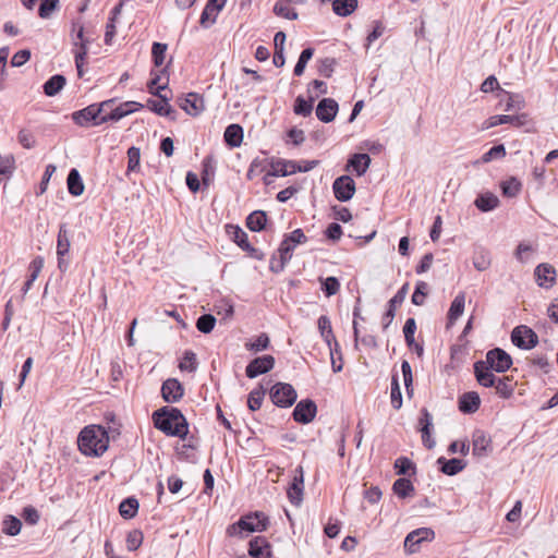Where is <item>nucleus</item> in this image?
<instances>
[{"instance_id": "nucleus-27", "label": "nucleus", "mask_w": 558, "mask_h": 558, "mask_svg": "<svg viewBox=\"0 0 558 558\" xmlns=\"http://www.w3.org/2000/svg\"><path fill=\"white\" fill-rule=\"evenodd\" d=\"M481 398L477 392L469 391L463 393L459 399V409L463 413H474L478 410Z\"/></svg>"}, {"instance_id": "nucleus-49", "label": "nucleus", "mask_w": 558, "mask_h": 558, "mask_svg": "<svg viewBox=\"0 0 558 558\" xmlns=\"http://www.w3.org/2000/svg\"><path fill=\"white\" fill-rule=\"evenodd\" d=\"M322 282V289L326 296H332L340 290V282L336 277H327L326 279H319Z\"/></svg>"}, {"instance_id": "nucleus-24", "label": "nucleus", "mask_w": 558, "mask_h": 558, "mask_svg": "<svg viewBox=\"0 0 558 558\" xmlns=\"http://www.w3.org/2000/svg\"><path fill=\"white\" fill-rule=\"evenodd\" d=\"M226 231L230 239L239 245L243 251L254 252V247L250 244L247 233L239 226L228 225Z\"/></svg>"}, {"instance_id": "nucleus-37", "label": "nucleus", "mask_w": 558, "mask_h": 558, "mask_svg": "<svg viewBox=\"0 0 558 558\" xmlns=\"http://www.w3.org/2000/svg\"><path fill=\"white\" fill-rule=\"evenodd\" d=\"M357 8V0H335L332 11L339 16H348Z\"/></svg>"}, {"instance_id": "nucleus-8", "label": "nucleus", "mask_w": 558, "mask_h": 558, "mask_svg": "<svg viewBox=\"0 0 558 558\" xmlns=\"http://www.w3.org/2000/svg\"><path fill=\"white\" fill-rule=\"evenodd\" d=\"M70 250V236L66 229V225L62 223L59 227L58 239H57V255H58V268L64 272L69 267V258H65Z\"/></svg>"}, {"instance_id": "nucleus-43", "label": "nucleus", "mask_w": 558, "mask_h": 558, "mask_svg": "<svg viewBox=\"0 0 558 558\" xmlns=\"http://www.w3.org/2000/svg\"><path fill=\"white\" fill-rule=\"evenodd\" d=\"M494 387L498 396L504 399L510 398L514 391V386L509 377L498 378Z\"/></svg>"}, {"instance_id": "nucleus-6", "label": "nucleus", "mask_w": 558, "mask_h": 558, "mask_svg": "<svg viewBox=\"0 0 558 558\" xmlns=\"http://www.w3.org/2000/svg\"><path fill=\"white\" fill-rule=\"evenodd\" d=\"M296 391L290 384L277 383L270 390L272 402L281 408L291 407L296 400Z\"/></svg>"}, {"instance_id": "nucleus-53", "label": "nucleus", "mask_w": 558, "mask_h": 558, "mask_svg": "<svg viewBox=\"0 0 558 558\" xmlns=\"http://www.w3.org/2000/svg\"><path fill=\"white\" fill-rule=\"evenodd\" d=\"M265 391L260 389H254L250 392L247 399V407L251 411H256L262 407Z\"/></svg>"}, {"instance_id": "nucleus-47", "label": "nucleus", "mask_w": 558, "mask_h": 558, "mask_svg": "<svg viewBox=\"0 0 558 558\" xmlns=\"http://www.w3.org/2000/svg\"><path fill=\"white\" fill-rule=\"evenodd\" d=\"M506 156V148L502 144L492 147L486 151L478 162L488 163L493 160L502 159Z\"/></svg>"}, {"instance_id": "nucleus-41", "label": "nucleus", "mask_w": 558, "mask_h": 558, "mask_svg": "<svg viewBox=\"0 0 558 558\" xmlns=\"http://www.w3.org/2000/svg\"><path fill=\"white\" fill-rule=\"evenodd\" d=\"M22 522L14 515H5L2 521V532L10 536H15L21 532Z\"/></svg>"}, {"instance_id": "nucleus-48", "label": "nucleus", "mask_w": 558, "mask_h": 558, "mask_svg": "<svg viewBox=\"0 0 558 558\" xmlns=\"http://www.w3.org/2000/svg\"><path fill=\"white\" fill-rule=\"evenodd\" d=\"M269 345V337L266 333H260L254 340L245 343V348L253 352H260L266 350Z\"/></svg>"}, {"instance_id": "nucleus-33", "label": "nucleus", "mask_w": 558, "mask_h": 558, "mask_svg": "<svg viewBox=\"0 0 558 558\" xmlns=\"http://www.w3.org/2000/svg\"><path fill=\"white\" fill-rule=\"evenodd\" d=\"M226 143L231 147H239L243 140V129L239 124H230L223 134Z\"/></svg>"}, {"instance_id": "nucleus-30", "label": "nucleus", "mask_w": 558, "mask_h": 558, "mask_svg": "<svg viewBox=\"0 0 558 558\" xmlns=\"http://www.w3.org/2000/svg\"><path fill=\"white\" fill-rule=\"evenodd\" d=\"M474 205L483 213L492 211L499 206V198L495 194L486 192L476 197Z\"/></svg>"}, {"instance_id": "nucleus-50", "label": "nucleus", "mask_w": 558, "mask_h": 558, "mask_svg": "<svg viewBox=\"0 0 558 558\" xmlns=\"http://www.w3.org/2000/svg\"><path fill=\"white\" fill-rule=\"evenodd\" d=\"M313 54H314L313 48H306L301 52L300 58L294 66V74L296 76H301L304 73L306 64L311 60Z\"/></svg>"}, {"instance_id": "nucleus-22", "label": "nucleus", "mask_w": 558, "mask_h": 558, "mask_svg": "<svg viewBox=\"0 0 558 558\" xmlns=\"http://www.w3.org/2000/svg\"><path fill=\"white\" fill-rule=\"evenodd\" d=\"M161 393L167 402H177L183 396V387L179 380L170 378L162 384Z\"/></svg>"}, {"instance_id": "nucleus-13", "label": "nucleus", "mask_w": 558, "mask_h": 558, "mask_svg": "<svg viewBox=\"0 0 558 558\" xmlns=\"http://www.w3.org/2000/svg\"><path fill=\"white\" fill-rule=\"evenodd\" d=\"M529 116L526 113L521 114H499L493 116L485 120L482 124V130H488L500 124L511 123L517 128H521L527 123Z\"/></svg>"}, {"instance_id": "nucleus-12", "label": "nucleus", "mask_w": 558, "mask_h": 558, "mask_svg": "<svg viewBox=\"0 0 558 558\" xmlns=\"http://www.w3.org/2000/svg\"><path fill=\"white\" fill-rule=\"evenodd\" d=\"M487 365L498 373L508 371L512 365L511 356L504 350L496 348L487 352L486 361Z\"/></svg>"}, {"instance_id": "nucleus-11", "label": "nucleus", "mask_w": 558, "mask_h": 558, "mask_svg": "<svg viewBox=\"0 0 558 558\" xmlns=\"http://www.w3.org/2000/svg\"><path fill=\"white\" fill-rule=\"evenodd\" d=\"M307 240L306 235L301 229H295L288 235L280 244L279 253L282 263H287L298 244L305 243Z\"/></svg>"}, {"instance_id": "nucleus-28", "label": "nucleus", "mask_w": 558, "mask_h": 558, "mask_svg": "<svg viewBox=\"0 0 558 558\" xmlns=\"http://www.w3.org/2000/svg\"><path fill=\"white\" fill-rule=\"evenodd\" d=\"M371 165V157L367 154H354L348 162L347 170L350 168L356 173V175H363Z\"/></svg>"}, {"instance_id": "nucleus-17", "label": "nucleus", "mask_w": 558, "mask_h": 558, "mask_svg": "<svg viewBox=\"0 0 558 558\" xmlns=\"http://www.w3.org/2000/svg\"><path fill=\"white\" fill-rule=\"evenodd\" d=\"M316 412L317 407L314 401L301 400L294 408L293 418L299 423L308 424L315 418Z\"/></svg>"}, {"instance_id": "nucleus-57", "label": "nucleus", "mask_w": 558, "mask_h": 558, "mask_svg": "<svg viewBox=\"0 0 558 558\" xmlns=\"http://www.w3.org/2000/svg\"><path fill=\"white\" fill-rule=\"evenodd\" d=\"M416 331V323L414 318H408L404 327H403V333L404 339L409 348H412V345L415 342L414 333Z\"/></svg>"}, {"instance_id": "nucleus-36", "label": "nucleus", "mask_w": 558, "mask_h": 558, "mask_svg": "<svg viewBox=\"0 0 558 558\" xmlns=\"http://www.w3.org/2000/svg\"><path fill=\"white\" fill-rule=\"evenodd\" d=\"M267 216L265 211L256 210L248 215L246 226L251 231L258 232L265 228Z\"/></svg>"}, {"instance_id": "nucleus-31", "label": "nucleus", "mask_w": 558, "mask_h": 558, "mask_svg": "<svg viewBox=\"0 0 558 558\" xmlns=\"http://www.w3.org/2000/svg\"><path fill=\"white\" fill-rule=\"evenodd\" d=\"M68 191L73 196H80L84 192V183L77 169L72 168L66 178Z\"/></svg>"}, {"instance_id": "nucleus-46", "label": "nucleus", "mask_w": 558, "mask_h": 558, "mask_svg": "<svg viewBox=\"0 0 558 558\" xmlns=\"http://www.w3.org/2000/svg\"><path fill=\"white\" fill-rule=\"evenodd\" d=\"M219 12L220 11L217 8L211 7L210 4L207 3L202 12V15H201V20H199L201 25L205 28L213 25L216 22V17Z\"/></svg>"}, {"instance_id": "nucleus-61", "label": "nucleus", "mask_w": 558, "mask_h": 558, "mask_svg": "<svg viewBox=\"0 0 558 558\" xmlns=\"http://www.w3.org/2000/svg\"><path fill=\"white\" fill-rule=\"evenodd\" d=\"M313 110V99L311 101L305 100L302 97H298L295 100L294 112L300 116H308Z\"/></svg>"}, {"instance_id": "nucleus-63", "label": "nucleus", "mask_w": 558, "mask_h": 558, "mask_svg": "<svg viewBox=\"0 0 558 558\" xmlns=\"http://www.w3.org/2000/svg\"><path fill=\"white\" fill-rule=\"evenodd\" d=\"M58 0H41L38 8V15L41 19H47L51 15L52 11L57 8Z\"/></svg>"}, {"instance_id": "nucleus-38", "label": "nucleus", "mask_w": 558, "mask_h": 558, "mask_svg": "<svg viewBox=\"0 0 558 558\" xmlns=\"http://www.w3.org/2000/svg\"><path fill=\"white\" fill-rule=\"evenodd\" d=\"M438 464H441V471L447 475H456L465 468V463L460 459L446 460L445 458L438 459Z\"/></svg>"}, {"instance_id": "nucleus-15", "label": "nucleus", "mask_w": 558, "mask_h": 558, "mask_svg": "<svg viewBox=\"0 0 558 558\" xmlns=\"http://www.w3.org/2000/svg\"><path fill=\"white\" fill-rule=\"evenodd\" d=\"M332 190L338 201L348 202L355 193V182L349 175H341L335 180Z\"/></svg>"}, {"instance_id": "nucleus-1", "label": "nucleus", "mask_w": 558, "mask_h": 558, "mask_svg": "<svg viewBox=\"0 0 558 558\" xmlns=\"http://www.w3.org/2000/svg\"><path fill=\"white\" fill-rule=\"evenodd\" d=\"M155 427L168 436L185 438L189 427L184 415L178 409L162 408L153 414Z\"/></svg>"}, {"instance_id": "nucleus-29", "label": "nucleus", "mask_w": 558, "mask_h": 558, "mask_svg": "<svg viewBox=\"0 0 558 558\" xmlns=\"http://www.w3.org/2000/svg\"><path fill=\"white\" fill-rule=\"evenodd\" d=\"M66 84V78L62 74H54L49 77L43 85V89L46 96H56Z\"/></svg>"}, {"instance_id": "nucleus-5", "label": "nucleus", "mask_w": 558, "mask_h": 558, "mask_svg": "<svg viewBox=\"0 0 558 558\" xmlns=\"http://www.w3.org/2000/svg\"><path fill=\"white\" fill-rule=\"evenodd\" d=\"M72 39L75 47V65L80 77L83 76V61L88 52V45L92 40L89 36H85L84 27L80 22H74L72 27Z\"/></svg>"}, {"instance_id": "nucleus-60", "label": "nucleus", "mask_w": 558, "mask_h": 558, "mask_svg": "<svg viewBox=\"0 0 558 558\" xmlns=\"http://www.w3.org/2000/svg\"><path fill=\"white\" fill-rule=\"evenodd\" d=\"M274 12L276 15L287 20H295L298 17V13L283 2H277L274 7Z\"/></svg>"}, {"instance_id": "nucleus-32", "label": "nucleus", "mask_w": 558, "mask_h": 558, "mask_svg": "<svg viewBox=\"0 0 558 558\" xmlns=\"http://www.w3.org/2000/svg\"><path fill=\"white\" fill-rule=\"evenodd\" d=\"M143 106L136 101H126L121 104L117 108H114L109 116H107V120L118 121L123 117L138 110Z\"/></svg>"}, {"instance_id": "nucleus-21", "label": "nucleus", "mask_w": 558, "mask_h": 558, "mask_svg": "<svg viewBox=\"0 0 558 558\" xmlns=\"http://www.w3.org/2000/svg\"><path fill=\"white\" fill-rule=\"evenodd\" d=\"M486 362L478 361L474 364V374L477 383L483 387H494L498 378L494 375Z\"/></svg>"}, {"instance_id": "nucleus-51", "label": "nucleus", "mask_w": 558, "mask_h": 558, "mask_svg": "<svg viewBox=\"0 0 558 558\" xmlns=\"http://www.w3.org/2000/svg\"><path fill=\"white\" fill-rule=\"evenodd\" d=\"M534 254V247L525 242H522L518 245L515 250V257L521 263H527L531 260L532 255Z\"/></svg>"}, {"instance_id": "nucleus-62", "label": "nucleus", "mask_w": 558, "mask_h": 558, "mask_svg": "<svg viewBox=\"0 0 558 558\" xmlns=\"http://www.w3.org/2000/svg\"><path fill=\"white\" fill-rule=\"evenodd\" d=\"M179 367L181 371L193 372L196 369V356L193 352H185L183 359L181 360Z\"/></svg>"}, {"instance_id": "nucleus-4", "label": "nucleus", "mask_w": 558, "mask_h": 558, "mask_svg": "<svg viewBox=\"0 0 558 558\" xmlns=\"http://www.w3.org/2000/svg\"><path fill=\"white\" fill-rule=\"evenodd\" d=\"M105 101L92 104L86 108L72 113L73 121L83 128L96 126L105 123V116L101 114Z\"/></svg>"}, {"instance_id": "nucleus-52", "label": "nucleus", "mask_w": 558, "mask_h": 558, "mask_svg": "<svg viewBox=\"0 0 558 558\" xmlns=\"http://www.w3.org/2000/svg\"><path fill=\"white\" fill-rule=\"evenodd\" d=\"M141 151L137 147H131L128 150V173L137 171L140 168Z\"/></svg>"}, {"instance_id": "nucleus-14", "label": "nucleus", "mask_w": 558, "mask_h": 558, "mask_svg": "<svg viewBox=\"0 0 558 558\" xmlns=\"http://www.w3.org/2000/svg\"><path fill=\"white\" fill-rule=\"evenodd\" d=\"M435 537V533L433 530L428 527H421L409 533L404 539V548L410 554L416 553L418 550V545L422 542H430Z\"/></svg>"}, {"instance_id": "nucleus-10", "label": "nucleus", "mask_w": 558, "mask_h": 558, "mask_svg": "<svg viewBox=\"0 0 558 558\" xmlns=\"http://www.w3.org/2000/svg\"><path fill=\"white\" fill-rule=\"evenodd\" d=\"M178 104L191 117H198L206 109L204 97L197 93H189L178 98Z\"/></svg>"}, {"instance_id": "nucleus-16", "label": "nucleus", "mask_w": 558, "mask_h": 558, "mask_svg": "<svg viewBox=\"0 0 558 558\" xmlns=\"http://www.w3.org/2000/svg\"><path fill=\"white\" fill-rule=\"evenodd\" d=\"M274 365L275 359L272 355H263L250 362L245 368V373L248 378H255L272 369Z\"/></svg>"}, {"instance_id": "nucleus-7", "label": "nucleus", "mask_w": 558, "mask_h": 558, "mask_svg": "<svg viewBox=\"0 0 558 558\" xmlns=\"http://www.w3.org/2000/svg\"><path fill=\"white\" fill-rule=\"evenodd\" d=\"M296 161L282 158H271L269 161V170L264 178L266 184H270V177H288L296 173Z\"/></svg>"}, {"instance_id": "nucleus-19", "label": "nucleus", "mask_w": 558, "mask_h": 558, "mask_svg": "<svg viewBox=\"0 0 558 558\" xmlns=\"http://www.w3.org/2000/svg\"><path fill=\"white\" fill-rule=\"evenodd\" d=\"M534 276L541 288L549 289L556 282V270L547 263L539 264L534 270Z\"/></svg>"}, {"instance_id": "nucleus-58", "label": "nucleus", "mask_w": 558, "mask_h": 558, "mask_svg": "<svg viewBox=\"0 0 558 558\" xmlns=\"http://www.w3.org/2000/svg\"><path fill=\"white\" fill-rule=\"evenodd\" d=\"M428 286L424 281H418L416 283L415 291L412 295V302L415 305H423L427 295Z\"/></svg>"}, {"instance_id": "nucleus-59", "label": "nucleus", "mask_w": 558, "mask_h": 558, "mask_svg": "<svg viewBox=\"0 0 558 558\" xmlns=\"http://www.w3.org/2000/svg\"><path fill=\"white\" fill-rule=\"evenodd\" d=\"M390 398L393 409L399 410L402 407V395L396 377H392Z\"/></svg>"}, {"instance_id": "nucleus-25", "label": "nucleus", "mask_w": 558, "mask_h": 558, "mask_svg": "<svg viewBox=\"0 0 558 558\" xmlns=\"http://www.w3.org/2000/svg\"><path fill=\"white\" fill-rule=\"evenodd\" d=\"M472 446L474 456L485 457L490 450L492 440L484 432L476 430L472 437Z\"/></svg>"}, {"instance_id": "nucleus-39", "label": "nucleus", "mask_w": 558, "mask_h": 558, "mask_svg": "<svg viewBox=\"0 0 558 558\" xmlns=\"http://www.w3.org/2000/svg\"><path fill=\"white\" fill-rule=\"evenodd\" d=\"M393 493L400 498H407L414 493V486L410 480L402 477L398 478L392 485Z\"/></svg>"}, {"instance_id": "nucleus-64", "label": "nucleus", "mask_w": 558, "mask_h": 558, "mask_svg": "<svg viewBox=\"0 0 558 558\" xmlns=\"http://www.w3.org/2000/svg\"><path fill=\"white\" fill-rule=\"evenodd\" d=\"M336 60L333 58H325L320 60L318 72L325 77H330L333 73Z\"/></svg>"}, {"instance_id": "nucleus-55", "label": "nucleus", "mask_w": 558, "mask_h": 558, "mask_svg": "<svg viewBox=\"0 0 558 558\" xmlns=\"http://www.w3.org/2000/svg\"><path fill=\"white\" fill-rule=\"evenodd\" d=\"M167 45L161 43H154L151 54L156 66H161L165 62Z\"/></svg>"}, {"instance_id": "nucleus-45", "label": "nucleus", "mask_w": 558, "mask_h": 558, "mask_svg": "<svg viewBox=\"0 0 558 558\" xmlns=\"http://www.w3.org/2000/svg\"><path fill=\"white\" fill-rule=\"evenodd\" d=\"M504 93L508 97L505 107L506 111H520L525 107V100L520 94H512L509 92Z\"/></svg>"}, {"instance_id": "nucleus-20", "label": "nucleus", "mask_w": 558, "mask_h": 558, "mask_svg": "<svg viewBox=\"0 0 558 558\" xmlns=\"http://www.w3.org/2000/svg\"><path fill=\"white\" fill-rule=\"evenodd\" d=\"M338 104L332 98H324L320 100L316 108L317 118L325 123L331 122L338 112Z\"/></svg>"}, {"instance_id": "nucleus-42", "label": "nucleus", "mask_w": 558, "mask_h": 558, "mask_svg": "<svg viewBox=\"0 0 558 558\" xmlns=\"http://www.w3.org/2000/svg\"><path fill=\"white\" fill-rule=\"evenodd\" d=\"M137 510L138 501L133 497L126 498L119 506V512L124 519H132L137 513Z\"/></svg>"}, {"instance_id": "nucleus-3", "label": "nucleus", "mask_w": 558, "mask_h": 558, "mask_svg": "<svg viewBox=\"0 0 558 558\" xmlns=\"http://www.w3.org/2000/svg\"><path fill=\"white\" fill-rule=\"evenodd\" d=\"M268 526V518L263 512H254L242 517L227 530L229 536H241L242 532H263Z\"/></svg>"}, {"instance_id": "nucleus-18", "label": "nucleus", "mask_w": 558, "mask_h": 558, "mask_svg": "<svg viewBox=\"0 0 558 558\" xmlns=\"http://www.w3.org/2000/svg\"><path fill=\"white\" fill-rule=\"evenodd\" d=\"M165 88L166 86H158L156 90H151V94L158 96L159 99H149L147 101V107L158 116L170 117L174 113V110L169 105L168 98L160 94V90Z\"/></svg>"}, {"instance_id": "nucleus-40", "label": "nucleus", "mask_w": 558, "mask_h": 558, "mask_svg": "<svg viewBox=\"0 0 558 558\" xmlns=\"http://www.w3.org/2000/svg\"><path fill=\"white\" fill-rule=\"evenodd\" d=\"M16 169L15 157L12 154L0 155V177L10 179Z\"/></svg>"}, {"instance_id": "nucleus-2", "label": "nucleus", "mask_w": 558, "mask_h": 558, "mask_svg": "<svg viewBox=\"0 0 558 558\" xmlns=\"http://www.w3.org/2000/svg\"><path fill=\"white\" fill-rule=\"evenodd\" d=\"M105 426L88 425L78 434L77 446L80 451L89 457H100L105 453Z\"/></svg>"}, {"instance_id": "nucleus-23", "label": "nucleus", "mask_w": 558, "mask_h": 558, "mask_svg": "<svg viewBox=\"0 0 558 558\" xmlns=\"http://www.w3.org/2000/svg\"><path fill=\"white\" fill-rule=\"evenodd\" d=\"M304 488L303 468L299 466L295 470L293 483L288 489V497L292 504L299 505L302 500Z\"/></svg>"}, {"instance_id": "nucleus-26", "label": "nucleus", "mask_w": 558, "mask_h": 558, "mask_svg": "<svg viewBox=\"0 0 558 558\" xmlns=\"http://www.w3.org/2000/svg\"><path fill=\"white\" fill-rule=\"evenodd\" d=\"M248 554L252 558H270V546L266 538L255 537L250 542Z\"/></svg>"}, {"instance_id": "nucleus-44", "label": "nucleus", "mask_w": 558, "mask_h": 558, "mask_svg": "<svg viewBox=\"0 0 558 558\" xmlns=\"http://www.w3.org/2000/svg\"><path fill=\"white\" fill-rule=\"evenodd\" d=\"M502 194L507 197H515L522 187L521 182L517 178H510L500 184Z\"/></svg>"}, {"instance_id": "nucleus-9", "label": "nucleus", "mask_w": 558, "mask_h": 558, "mask_svg": "<svg viewBox=\"0 0 558 558\" xmlns=\"http://www.w3.org/2000/svg\"><path fill=\"white\" fill-rule=\"evenodd\" d=\"M511 340L518 348L530 350L537 344L538 337L531 328L521 325L512 330Z\"/></svg>"}, {"instance_id": "nucleus-35", "label": "nucleus", "mask_w": 558, "mask_h": 558, "mask_svg": "<svg viewBox=\"0 0 558 558\" xmlns=\"http://www.w3.org/2000/svg\"><path fill=\"white\" fill-rule=\"evenodd\" d=\"M465 306V295L464 293H459L452 301L449 312H448V320L450 324H453L462 314Z\"/></svg>"}, {"instance_id": "nucleus-56", "label": "nucleus", "mask_w": 558, "mask_h": 558, "mask_svg": "<svg viewBox=\"0 0 558 558\" xmlns=\"http://www.w3.org/2000/svg\"><path fill=\"white\" fill-rule=\"evenodd\" d=\"M144 536L140 530L129 532L126 536V548L130 551L136 550L143 543Z\"/></svg>"}, {"instance_id": "nucleus-34", "label": "nucleus", "mask_w": 558, "mask_h": 558, "mask_svg": "<svg viewBox=\"0 0 558 558\" xmlns=\"http://www.w3.org/2000/svg\"><path fill=\"white\" fill-rule=\"evenodd\" d=\"M326 344L329 348L330 359H331V367L335 373H339L343 368V364H336V354L340 353V345L336 340L333 332L329 333V336L323 338Z\"/></svg>"}, {"instance_id": "nucleus-54", "label": "nucleus", "mask_w": 558, "mask_h": 558, "mask_svg": "<svg viewBox=\"0 0 558 558\" xmlns=\"http://www.w3.org/2000/svg\"><path fill=\"white\" fill-rule=\"evenodd\" d=\"M216 324V318L210 314L202 315L197 322L196 327L201 332L209 333Z\"/></svg>"}]
</instances>
